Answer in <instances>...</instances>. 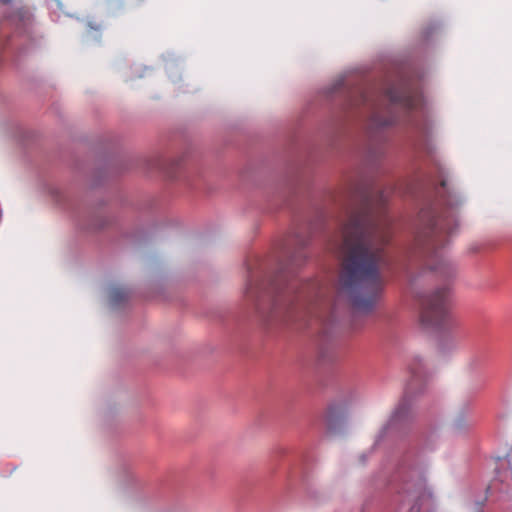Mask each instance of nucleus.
Masks as SVG:
<instances>
[{
    "instance_id": "f257e3e1",
    "label": "nucleus",
    "mask_w": 512,
    "mask_h": 512,
    "mask_svg": "<svg viewBox=\"0 0 512 512\" xmlns=\"http://www.w3.org/2000/svg\"><path fill=\"white\" fill-rule=\"evenodd\" d=\"M387 199L384 191L374 196L365 193L342 227L337 294L358 311H370L384 286L381 270L389 265L386 246L392 225L386 213Z\"/></svg>"
},
{
    "instance_id": "f03ea898",
    "label": "nucleus",
    "mask_w": 512,
    "mask_h": 512,
    "mask_svg": "<svg viewBox=\"0 0 512 512\" xmlns=\"http://www.w3.org/2000/svg\"><path fill=\"white\" fill-rule=\"evenodd\" d=\"M290 268L281 271L275 279L249 285L247 294L257 301V309L264 313L263 301L268 302L270 318L297 321L307 316H319L323 289L316 281L300 283L290 279Z\"/></svg>"
},
{
    "instance_id": "7ed1b4c3",
    "label": "nucleus",
    "mask_w": 512,
    "mask_h": 512,
    "mask_svg": "<svg viewBox=\"0 0 512 512\" xmlns=\"http://www.w3.org/2000/svg\"><path fill=\"white\" fill-rule=\"evenodd\" d=\"M381 98L389 102L388 115H382L381 104L370 95H361L362 104L372 110V122L376 126H389L396 122V116L392 113L394 107H400L405 111L418 109L421 105V97L416 91L402 86H389L384 89Z\"/></svg>"
},
{
    "instance_id": "20e7f679",
    "label": "nucleus",
    "mask_w": 512,
    "mask_h": 512,
    "mask_svg": "<svg viewBox=\"0 0 512 512\" xmlns=\"http://www.w3.org/2000/svg\"><path fill=\"white\" fill-rule=\"evenodd\" d=\"M417 241L420 245L436 249L444 245L446 235L452 233L455 219L451 215H439L435 208L426 207L419 212Z\"/></svg>"
},
{
    "instance_id": "39448f33",
    "label": "nucleus",
    "mask_w": 512,
    "mask_h": 512,
    "mask_svg": "<svg viewBox=\"0 0 512 512\" xmlns=\"http://www.w3.org/2000/svg\"><path fill=\"white\" fill-rule=\"evenodd\" d=\"M449 289L440 287L420 298V318L424 325L442 327L450 323Z\"/></svg>"
},
{
    "instance_id": "423d86ee",
    "label": "nucleus",
    "mask_w": 512,
    "mask_h": 512,
    "mask_svg": "<svg viewBox=\"0 0 512 512\" xmlns=\"http://www.w3.org/2000/svg\"><path fill=\"white\" fill-rule=\"evenodd\" d=\"M404 492L412 495L416 499L423 498L426 494L430 495L426 480L421 471H414L411 480H406L403 488Z\"/></svg>"
},
{
    "instance_id": "0eeeda50",
    "label": "nucleus",
    "mask_w": 512,
    "mask_h": 512,
    "mask_svg": "<svg viewBox=\"0 0 512 512\" xmlns=\"http://www.w3.org/2000/svg\"><path fill=\"white\" fill-rule=\"evenodd\" d=\"M501 482L502 484L506 485L505 489H502V491L510 492L512 490V469H506L504 471H498L497 477L493 482V486L496 487V482Z\"/></svg>"
},
{
    "instance_id": "6e6552de",
    "label": "nucleus",
    "mask_w": 512,
    "mask_h": 512,
    "mask_svg": "<svg viewBox=\"0 0 512 512\" xmlns=\"http://www.w3.org/2000/svg\"><path fill=\"white\" fill-rule=\"evenodd\" d=\"M421 367H422V363H421V360L418 359V358L414 359L413 362L411 363L409 369H410V372H411V375H412V379H411V382L409 384L408 390H411L412 386L414 384H416L418 381H420V379H421Z\"/></svg>"
},
{
    "instance_id": "1a4fd4ad",
    "label": "nucleus",
    "mask_w": 512,
    "mask_h": 512,
    "mask_svg": "<svg viewBox=\"0 0 512 512\" xmlns=\"http://www.w3.org/2000/svg\"><path fill=\"white\" fill-rule=\"evenodd\" d=\"M432 269L436 272L443 274L445 277H449L453 274V267L446 259L441 258L439 262L432 267Z\"/></svg>"
},
{
    "instance_id": "9d476101",
    "label": "nucleus",
    "mask_w": 512,
    "mask_h": 512,
    "mask_svg": "<svg viewBox=\"0 0 512 512\" xmlns=\"http://www.w3.org/2000/svg\"><path fill=\"white\" fill-rule=\"evenodd\" d=\"M305 257L306 256H305V254L303 253L302 250L295 252L291 256V259H290V266H291V268L293 266H299L300 263H302L304 261Z\"/></svg>"
},
{
    "instance_id": "9b49d317",
    "label": "nucleus",
    "mask_w": 512,
    "mask_h": 512,
    "mask_svg": "<svg viewBox=\"0 0 512 512\" xmlns=\"http://www.w3.org/2000/svg\"><path fill=\"white\" fill-rule=\"evenodd\" d=\"M406 404H405V401H403L402 403L399 404V406L396 408L394 414H393V419L395 421H399L401 419H403L405 417V414H406Z\"/></svg>"
},
{
    "instance_id": "f8f14e48",
    "label": "nucleus",
    "mask_w": 512,
    "mask_h": 512,
    "mask_svg": "<svg viewBox=\"0 0 512 512\" xmlns=\"http://www.w3.org/2000/svg\"><path fill=\"white\" fill-rule=\"evenodd\" d=\"M122 294H123V293H122V291H121V290H119V289H114V290L112 291V295H111V296H112V299L116 302V301H118V299H119V298H121V297H122Z\"/></svg>"
},
{
    "instance_id": "ddd939ff",
    "label": "nucleus",
    "mask_w": 512,
    "mask_h": 512,
    "mask_svg": "<svg viewBox=\"0 0 512 512\" xmlns=\"http://www.w3.org/2000/svg\"><path fill=\"white\" fill-rule=\"evenodd\" d=\"M297 244L301 247V249L306 245V241L297 240Z\"/></svg>"
},
{
    "instance_id": "4468645a",
    "label": "nucleus",
    "mask_w": 512,
    "mask_h": 512,
    "mask_svg": "<svg viewBox=\"0 0 512 512\" xmlns=\"http://www.w3.org/2000/svg\"><path fill=\"white\" fill-rule=\"evenodd\" d=\"M508 463H509V462H508V461H506L505 459L500 460V465H501V467H503L504 465H506V464H508Z\"/></svg>"
},
{
    "instance_id": "2eb2a0df",
    "label": "nucleus",
    "mask_w": 512,
    "mask_h": 512,
    "mask_svg": "<svg viewBox=\"0 0 512 512\" xmlns=\"http://www.w3.org/2000/svg\"><path fill=\"white\" fill-rule=\"evenodd\" d=\"M11 2V0H0V3L3 5H7Z\"/></svg>"
},
{
    "instance_id": "dca6fc26",
    "label": "nucleus",
    "mask_w": 512,
    "mask_h": 512,
    "mask_svg": "<svg viewBox=\"0 0 512 512\" xmlns=\"http://www.w3.org/2000/svg\"><path fill=\"white\" fill-rule=\"evenodd\" d=\"M446 185V182L445 181H442L441 182V186L444 187Z\"/></svg>"
}]
</instances>
